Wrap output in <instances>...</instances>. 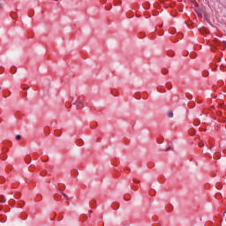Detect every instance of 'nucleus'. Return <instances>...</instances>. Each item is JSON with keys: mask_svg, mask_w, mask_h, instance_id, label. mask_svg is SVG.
Instances as JSON below:
<instances>
[{"mask_svg": "<svg viewBox=\"0 0 226 226\" xmlns=\"http://www.w3.org/2000/svg\"><path fill=\"white\" fill-rule=\"evenodd\" d=\"M62 195L64 197V199H66V200H70V198L68 197V195H66L65 193H63Z\"/></svg>", "mask_w": 226, "mask_h": 226, "instance_id": "3", "label": "nucleus"}, {"mask_svg": "<svg viewBox=\"0 0 226 226\" xmlns=\"http://www.w3.org/2000/svg\"><path fill=\"white\" fill-rule=\"evenodd\" d=\"M0 89H1V87H0Z\"/></svg>", "mask_w": 226, "mask_h": 226, "instance_id": "10", "label": "nucleus"}, {"mask_svg": "<svg viewBox=\"0 0 226 226\" xmlns=\"http://www.w3.org/2000/svg\"><path fill=\"white\" fill-rule=\"evenodd\" d=\"M20 139H22V136H20V135L16 136V140H20Z\"/></svg>", "mask_w": 226, "mask_h": 226, "instance_id": "4", "label": "nucleus"}, {"mask_svg": "<svg viewBox=\"0 0 226 226\" xmlns=\"http://www.w3.org/2000/svg\"><path fill=\"white\" fill-rule=\"evenodd\" d=\"M133 183H140V181H137L136 179H133Z\"/></svg>", "mask_w": 226, "mask_h": 226, "instance_id": "6", "label": "nucleus"}, {"mask_svg": "<svg viewBox=\"0 0 226 226\" xmlns=\"http://www.w3.org/2000/svg\"><path fill=\"white\" fill-rule=\"evenodd\" d=\"M200 147H204V145H201Z\"/></svg>", "mask_w": 226, "mask_h": 226, "instance_id": "8", "label": "nucleus"}, {"mask_svg": "<svg viewBox=\"0 0 226 226\" xmlns=\"http://www.w3.org/2000/svg\"><path fill=\"white\" fill-rule=\"evenodd\" d=\"M4 4L0 1V10H3Z\"/></svg>", "mask_w": 226, "mask_h": 226, "instance_id": "5", "label": "nucleus"}, {"mask_svg": "<svg viewBox=\"0 0 226 226\" xmlns=\"http://www.w3.org/2000/svg\"><path fill=\"white\" fill-rule=\"evenodd\" d=\"M168 117H174V113L172 111H168L167 113Z\"/></svg>", "mask_w": 226, "mask_h": 226, "instance_id": "2", "label": "nucleus"}, {"mask_svg": "<svg viewBox=\"0 0 226 226\" xmlns=\"http://www.w3.org/2000/svg\"><path fill=\"white\" fill-rule=\"evenodd\" d=\"M200 147H204V145H201Z\"/></svg>", "mask_w": 226, "mask_h": 226, "instance_id": "7", "label": "nucleus"}, {"mask_svg": "<svg viewBox=\"0 0 226 226\" xmlns=\"http://www.w3.org/2000/svg\"><path fill=\"white\" fill-rule=\"evenodd\" d=\"M76 103L78 109H84V100H82L81 98H78Z\"/></svg>", "mask_w": 226, "mask_h": 226, "instance_id": "1", "label": "nucleus"}, {"mask_svg": "<svg viewBox=\"0 0 226 226\" xmlns=\"http://www.w3.org/2000/svg\"><path fill=\"white\" fill-rule=\"evenodd\" d=\"M89 213H93V211L90 210Z\"/></svg>", "mask_w": 226, "mask_h": 226, "instance_id": "9", "label": "nucleus"}]
</instances>
